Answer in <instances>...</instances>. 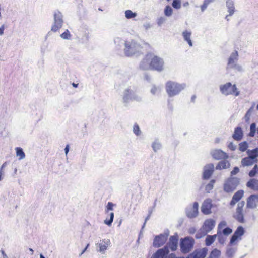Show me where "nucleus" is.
<instances>
[{
    "label": "nucleus",
    "instance_id": "obj_10",
    "mask_svg": "<svg viewBox=\"0 0 258 258\" xmlns=\"http://www.w3.org/2000/svg\"><path fill=\"white\" fill-rule=\"evenodd\" d=\"M238 184L236 178H230L228 179L224 185V190L227 192H232L235 189Z\"/></svg>",
    "mask_w": 258,
    "mask_h": 258
},
{
    "label": "nucleus",
    "instance_id": "obj_16",
    "mask_svg": "<svg viewBox=\"0 0 258 258\" xmlns=\"http://www.w3.org/2000/svg\"><path fill=\"white\" fill-rule=\"evenodd\" d=\"M211 154L213 158L218 160L226 159L228 157L225 152L221 150H215L212 152Z\"/></svg>",
    "mask_w": 258,
    "mask_h": 258
},
{
    "label": "nucleus",
    "instance_id": "obj_54",
    "mask_svg": "<svg viewBox=\"0 0 258 258\" xmlns=\"http://www.w3.org/2000/svg\"><path fill=\"white\" fill-rule=\"evenodd\" d=\"M65 153H66V154L67 155L69 152V146L68 145H67L66 146V148H65Z\"/></svg>",
    "mask_w": 258,
    "mask_h": 258
},
{
    "label": "nucleus",
    "instance_id": "obj_8",
    "mask_svg": "<svg viewBox=\"0 0 258 258\" xmlns=\"http://www.w3.org/2000/svg\"><path fill=\"white\" fill-rule=\"evenodd\" d=\"M244 232L243 227L241 226H238L230 239V244L231 245L236 244L241 239V237L244 235Z\"/></svg>",
    "mask_w": 258,
    "mask_h": 258
},
{
    "label": "nucleus",
    "instance_id": "obj_19",
    "mask_svg": "<svg viewBox=\"0 0 258 258\" xmlns=\"http://www.w3.org/2000/svg\"><path fill=\"white\" fill-rule=\"evenodd\" d=\"M207 253V249L203 248L195 250L190 255L191 258H205Z\"/></svg>",
    "mask_w": 258,
    "mask_h": 258
},
{
    "label": "nucleus",
    "instance_id": "obj_39",
    "mask_svg": "<svg viewBox=\"0 0 258 258\" xmlns=\"http://www.w3.org/2000/svg\"><path fill=\"white\" fill-rule=\"evenodd\" d=\"M125 17L128 19L134 18L136 16V14L133 13L131 10H126L125 12Z\"/></svg>",
    "mask_w": 258,
    "mask_h": 258
},
{
    "label": "nucleus",
    "instance_id": "obj_31",
    "mask_svg": "<svg viewBox=\"0 0 258 258\" xmlns=\"http://www.w3.org/2000/svg\"><path fill=\"white\" fill-rule=\"evenodd\" d=\"M16 155L17 156L19 157V159H22L25 158V154L22 148L20 147H17L16 148Z\"/></svg>",
    "mask_w": 258,
    "mask_h": 258
},
{
    "label": "nucleus",
    "instance_id": "obj_18",
    "mask_svg": "<svg viewBox=\"0 0 258 258\" xmlns=\"http://www.w3.org/2000/svg\"><path fill=\"white\" fill-rule=\"evenodd\" d=\"M198 203L195 202L193 204L192 208L186 210V215L189 218H194L197 216L198 214Z\"/></svg>",
    "mask_w": 258,
    "mask_h": 258
},
{
    "label": "nucleus",
    "instance_id": "obj_44",
    "mask_svg": "<svg viewBox=\"0 0 258 258\" xmlns=\"http://www.w3.org/2000/svg\"><path fill=\"white\" fill-rule=\"evenodd\" d=\"M227 225V223L225 221H221L218 225V232H217V234L219 235V230L221 229H222L223 227H225Z\"/></svg>",
    "mask_w": 258,
    "mask_h": 258
},
{
    "label": "nucleus",
    "instance_id": "obj_52",
    "mask_svg": "<svg viewBox=\"0 0 258 258\" xmlns=\"http://www.w3.org/2000/svg\"><path fill=\"white\" fill-rule=\"evenodd\" d=\"M159 145L155 143H154L152 145V147L155 151H156L157 149L159 148Z\"/></svg>",
    "mask_w": 258,
    "mask_h": 258
},
{
    "label": "nucleus",
    "instance_id": "obj_14",
    "mask_svg": "<svg viewBox=\"0 0 258 258\" xmlns=\"http://www.w3.org/2000/svg\"><path fill=\"white\" fill-rule=\"evenodd\" d=\"M178 238L177 234L170 236L168 245L172 251H175L177 249Z\"/></svg>",
    "mask_w": 258,
    "mask_h": 258
},
{
    "label": "nucleus",
    "instance_id": "obj_20",
    "mask_svg": "<svg viewBox=\"0 0 258 258\" xmlns=\"http://www.w3.org/2000/svg\"><path fill=\"white\" fill-rule=\"evenodd\" d=\"M238 54L237 51L233 52L228 59L227 68H232L236 66L235 64L236 61L238 59Z\"/></svg>",
    "mask_w": 258,
    "mask_h": 258
},
{
    "label": "nucleus",
    "instance_id": "obj_15",
    "mask_svg": "<svg viewBox=\"0 0 258 258\" xmlns=\"http://www.w3.org/2000/svg\"><path fill=\"white\" fill-rule=\"evenodd\" d=\"M214 171V165L212 164H208L205 167L203 178L204 179H208L213 173Z\"/></svg>",
    "mask_w": 258,
    "mask_h": 258
},
{
    "label": "nucleus",
    "instance_id": "obj_26",
    "mask_svg": "<svg viewBox=\"0 0 258 258\" xmlns=\"http://www.w3.org/2000/svg\"><path fill=\"white\" fill-rule=\"evenodd\" d=\"M230 167V163L227 161L223 160L219 162L216 167V169H224Z\"/></svg>",
    "mask_w": 258,
    "mask_h": 258
},
{
    "label": "nucleus",
    "instance_id": "obj_11",
    "mask_svg": "<svg viewBox=\"0 0 258 258\" xmlns=\"http://www.w3.org/2000/svg\"><path fill=\"white\" fill-rule=\"evenodd\" d=\"M258 204V195H251L247 199L246 208L254 209Z\"/></svg>",
    "mask_w": 258,
    "mask_h": 258
},
{
    "label": "nucleus",
    "instance_id": "obj_37",
    "mask_svg": "<svg viewBox=\"0 0 258 258\" xmlns=\"http://www.w3.org/2000/svg\"><path fill=\"white\" fill-rule=\"evenodd\" d=\"M214 180H211L210 182L206 185L205 187V190L207 192H210V191L213 188L214 184L215 183Z\"/></svg>",
    "mask_w": 258,
    "mask_h": 258
},
{
    "label": "nucleus",
    "instance_id": "obj_13",
    "mask_svg": "<svg viewBox=\"0 0 258 258\" xmlns=\"http://www.w3.org/2000/svg\"><path fill=\"white\" fill-rule=\"evenodd\" d=\"M169 249L167 246L158 249L152 256V258H166L169 253Z\"/></svg>",
    "mask_w": 258,
    "mask_h": 258
},
{
    "label": "nucleus",
    "instance_id": "obj_53",
    "mask_svg": "<svg viewBox=\"0 0 258 258\" xmlns=\"http://www.w3.org/2000/svg\"><path fill=\"white\" fill-rule=\"evenodd\" d=\"M4 29H5V25H3L0 27V35H3L4 34Z\"/></svg>",
    "mask_w": 258,
    "mask_h": 258
},
{
    "label": "nucleus",
    "instance_id": "obj_63",
    "mask_svg": "<svg viewBox=\"0 0 258 258\" xmlns=\"http://www.w3.org/2000/svg\"><path fill=\"white\" fill-rule=\"evenodd\" d=\"M167 1L169 2V1H170V0H167Z\"/></svg>",
    "mask_w": 258,
    "mask_h": 258
},
{
    "label": "nucleus",
    "instance_id": "obj_17",
    "mask_svg": "<svg viewBox=\"0 0 258 258\" xmlns=\"http://www.w3.org/2000/svg\"><path fill=\"white\" fill-rule=\"evenodd\" d=\"M167 237L163 234L155 237L153 245L156 247H159L163 245L166 241Z\"/></svg>",
    "mask_w": 258,
    "mask_h": 258
},
{
    "label": "nucleus",
    "instance_id": "obj_30",
    "mask_svg": "<svg viewBox=\"0 0 258 258\" xmlns=\"http://www.w3.org/2000/svg\"><path fill=\"white\" fill-rule=\"evenodd\" d=\"M221 252L217 249H214L211 252L209 258H219L220 256Z\"/></svg>",
    "mask_w": 258,
    "mask_h": 258
},
{
    "label": "nucleus",
    "instance_id": "obj_51",
    "mask_svg": "<svg viewBox=\"0 0 258 258\" xmlns=\"http://www.w3.org/2000/svg\"><path fill=\"white\" fill-rule=\"evenodd\" d=\"M165 21V19L163 17H160L158 19V24L160 25L163 24Z\"/></svg>",
    "mask_w": 258,
    "mask_h": 258
},
{
    "label": "nucleus",
    "instance_id": "obj_49",
    "mask_svg": "<svg viewBox=\"0 0 258 258\" xmlns=\"http://www.w3.org/2000/svg\"><path fill=\"white\" fill-rule=\"evenodd\" d=\"M239 172V168L237 167H235L233 170L231 172V175H234L236 174Z\"/></svg>",
    "mask_w": 258,
    "mask_h": 258
},
{
    "label": "nucleus",
    "instance_id": "obj_32",
    "mask_svg": "<svg viewBox=\"0 0 258 258\" xmlns=\"http://www.w3.org/2000/svg\"><path fill=\"white\" fill-rule=\"evenodd\" d=\"M258 173V166L255 164L253 168L249 171L248 175L250 177L255 176Z\"/></svg>",
    "mask_w": 258,
    "mask_h": 258
},
{
    "label": "nucleus",
    "instance_id": "obj_25",
    "mask_svg": "<svg viewBox=\"0 0 258 258\" xmlns=\"http://www.w3.org/2000/svg\"><path fill=\"white\" fill-rule=\"evenodd\" d=\"M110 240L109 239H103L101 240L98 244L100 251H103L107 249L110 244Z\"/></svg>",
    "mask_w": 258,
    "mask_h": 258
},
{
    "label": "nucleus",
    "instance_id": "obj_5",
    "mask_svg": "<svg viewBox=\"0 0 258 258\" xmlns=\"http://www.w3.org/2000/svg\"><path fill=\"white\" fill-rule=\"evenodd\" d=\"M195 241L192 238L186 237L180 239V249L183 253H189L192 249Z\"/></svg>",
    "mask_w": 258,
    "mask_h": 258
},
{
    "label": "nucleus",
    "instance_id": "obj_33",
    "mask_svg": "<svg viewBox=\"0 0 258 258\" xmlns=\"http://www.w3.org/2000/svg\"><path fill=\"white\" fill-rule=\"evenodd\" d=\"M227 5L228 7V12L229 13V15L231 16L234 13L235 8L234 6V4L232 2H227Z\"/></svg>",
    "mask_w": 258,
    "mask_h": 258
},
{
    "label": "nucleus",
    "instance_id": "obj_60",
    "mask_svg": "<svg viewBox=\"0 0 258 258\" xmlns=\"http://www.w3.org/2000/svg\"><path fill=\"white\" fill-rule=\"evenodd\" d=\"M29 250H30V251L31 252L32 254L33 253V250L32 248H29Z\"/></svg>",
    "mask_w": 258,
    "mask_h": 258
},
{
    "label": "nucleus",
    "instance_id": "obj_55",
    "mask_svg": "<svg viewBox=\"0 0 258 258\" xmlns=\"http://www.w3.org/2000/svg\"><path fill=\"white\" fill-rule=\"evenodd\" d=\"M170 258H182L181 257H176L175 254H171Z\"/></svg>",
    "mask_w": 258,
    "mask_h": 258
},
{
    "label": "nucleus",
    "instance_id": "obj_50",
    "mask_svg": "<svg viewBox=\"0 0 258 258\" xmlns=\"http://www.w3.org/2000/svg\"><path fill=\"white\" fill-rule=\"evenodd\" d=\"M228 147L231 151H234L236 149L235 146L232 142H230V143H229V144L228 145Z\"/></svg>",
    "mask_w": 258,
    "mask_h": 258
},
{
    "label": "nucleus",
    "instance_id": "obj_21",
    "mask_svg": "<svg viewBox=\"0 0 258 258\" xmlns=\"http://www.w3.org/2000/svg\"><path fill=\"white\" fill-rule=\"evenodd\" d=\"M243 195L244 192L243 190H239L237 191L233 196L232 199L230 203V205L231 206H234L237 202L239 201L242 199V198L243 196Z\"/></svg>",
    "mask_w": 258,
    "mask_h": 258
},
{
    "label": "nucleus",
    "instance_id": "obj_35",
    "mask_svg": "<svg viewBox=\"0 0 258 258\" xmlns=\"http://www.w3.org/2000/svg\"><path fill=\"white\" fill-rule=\"evenodd\" d=\"M173 13V10L171 7L168 5L166 6L164 9V14L167 17L171 16Z\"/></svg>",
    "mask_w": 258,
    "mask_h": 258
},
{
    "label": "nucleus",
    "instance_id": "obj_22",
    "mask_svg": "<svg viewBox=\"0 0 258 258\" xmlns=\"http://www.w3.org/2000/svg\"><path fill=\"white\" fill-rule=\"evenodd\" d=\"M243 136V133L240 127H237L235 128L232 138L236 141L241 140Z\"/></svg>",
    "mask_w": 258,
    "mask_h": 258
},
{
    "label": "nucleus",
    "instance_id": "obj_38",
    "mask_svg": "<svg viewBox=\"0 0 258 258\" xmlns=\"http://www.w3.org/2000/svg\"><path fill=\"white\" fill-rule=\"evenodd\" d=\"M113 218H114V213L113 212H111L110 213V218L109 219H106L105 220H104V223L108 225V226H110L111 225V224H112L113 221Z\"/></svg>",
    "mask_w": 258,
    "mask_h": 258
},
{
    "label": "nucleus",
    "instance_id": "obj_47",
    "mask_svg": "<svg viewBox=\"0 0 258 258\" xmlns=\"http://www.w3.org/2000/svg\"><path fill=\"white\" fill-rule=\"evenodd\" d=\"M159 88L156 86H153L151 89V92L154 95H155L157 93H158L159 92Z\"/></svg>",
    "mask_w": 258,
    "mask_h": 258
},
{
    "label": "nucleus",
    "instance_id": "obj_43",
    "mask_svg": "<svg viewBox=\"0 0 258 258\" xmlns=\"http://www.w3.org/2000/svg\"><path fill=\"white\" fill-rule=\"evenodd\" d=\"M133 131H134V133L136 135H139L140 134V133H141L140 130L139 126H138V124H135L134 125Z\"/></svg>",
    "mask_w": 258,
    "mask_h": 258
},
{
    "label": "nucleus",
    "instance_id": "obj_48",
    "mask_svg": "<svg viewBox=\"0 0 258 258\" xmlns=\"http://www.w3.org/2000/svg\"><path fill=\"white\" fill-rule=\"evenodd\" d=\"M251 109L252 108H250L246 112L245 115V119H246V121H248L249 119V117H250V114H251Z\"/></svg>",
    "mask_w": 258,
    "mask_h": 258
},
{
    "label": "nucleus",
    "instance_id": "obj_34",
    "mask_svg": "<svg viewBox=\"0 0 258 258\" xmlns=\"http://www.w3.org/2000/svg\"><path fill=\"white\" fill-rule=\"evenodd\" d=\"M256 124L255 123H252L250 126V132L249 133L248 135L250 137H254L255 132H256Z\"/></svg>",
    "mask_w": 258,
    "mask_h": 258
},
{
    "label": "nucleus",
    "instance_id": "obj_56",
    "mask_svg": "<svg viewBox=\"0 0 258 258\" xmlns=\"http://www.w3.org/2000/svg\"><path fill=\"white\" fill-rule=\"evenodd\" d=\"M89 244H88L86 246V247H85V248L81 252V254H83L86 250V249H87V248L89 246Z\"/></svg>",
    "mask_w": 258,
    "mask_h": 258
},
{
    "label": "nucleus",
    "instance_id": "obj_2",
    "mask_svg": "<svg viewBox=\"0 0 258 258\" xmlns=\"http://www.w3.org/2000/svg\"><path fill=\"white\" fill-rule=\"evenodd\" d=\"M125 45V53L128 56L142 52L143 47L133 40L130 41H126Z\"/></svg>",
    "mask_w": 258,
    "mask_h": 258
},
{
    "label": "nucleus",
    "instance_id": "obj_46",
    "mask_svg": "<svg viewBox=\"0 0 258 258\" xmlns=\"http://www.w3.org/2000/svg\"><path fill=\"white\" fill-rule=\"evenodd\" d=\"M210 3V2H209L206 0H204V2L203 3V5H202L201 6V11L202 12H203L207 8L208 5Z\"/></svg>",
    "mask_w": 258,
    "mask_h": 258
},
{
    "label": "nucleus",
    "instance_id": "obj_42",
    "mask_svg": "<svg viewBox=\"0 0 258 258\" xmlns=\"http://www.w3.org/2000/svg\"><path fill=\"white\" fill-rule=\"evenodd\" d=\"M232 232V230L229 227L224 228L222 231V233L225 235H228Z\"/></svg>",
    "mask_w": 258,
    "mask_h": 258
},
{
    "label": "nucleus",
    "instance_id": "obj_3",
    "mask_svg": "<svg viewBox=\"0 0 258 258\" xmlns=\"http://www.w3.org/2000/svg\"><path fill=\"white\" fill-rule=\"evenodd\" d=\"M220 89L221 93L225 95H232L237 96L239 94L236 85H232L231 83L228 82L224 85H221Z\"/></svg>",
    "mask_w": 258,
    "mask_h": 258
},
{
    "label": "nucleus",
    "instance_id": "obj_61",
    "mask_svg": "<svg viewBox=\"0 0 258 258\" xmlns=\"http://www.w3.org/2000/svg\"><path fill=\"white\" fill-rule=\"evenodd\" d=\"M40 258H45L42 254H40Z\"/></svg>",
    "mask_w": 258,
    "mask_h": 258
},
{
    "label": "nucleus",
    "instance_id": "obj_58",
    "mask_svg": "<svg viewBox=\"0 0 258 258\" xmlns=\"http://www.w3.org/2000/svg\"><path fill=\"white\" fill-rule=\"evenodd\" d=\"M2 254L4 256V258H6L7 257V255L5 253L4 251L3 250H2Z\"/></svg>",
    "mask_w": 258,
    "mask_h": 258
},
{
    "label": "nucleus",
    "instance_id": "obj_57",
    "mask_svg": "<svg viewBox=\"0 0 258 258\" xmlns=\"http://www.w3.org/2000/svg\"><path fill=\"white\" fill-rule=\"evenodd\" d=\"M196 96L195 95H193L192 97H191V101L192 102H194L195 101V100L196 99Z\"/></svg>",
    "mask_w": 258,
    "mask_h": 258
},
{
    "label": "nucleus",
    "instance_id": "obj_62",
    "mask_svg": "<svg viewBox=\"0 0 258 258\" xmlns=\"http://www.w3.org/2000/svg\"><path fill=\"white\" fill-rule=\"evenodd\" d=\"M256 108H257V109L258 110V104H257V106H256Z\"/></svg>",
    "mask_w": 258,
    "mask_h": 258
},
{
    "label": "nucleus",
    "instance_id": "obj_4",
    "mask_svg": "<svg viewBox=\"0 0 258 258\" xmlns=\"http://www.w3.org/2000/svg\"><path fill=\"white\" fill-rule=\"evenodd\" d=\"M182 89L181 85L174 82L168 81L166 84V92L169 96H173L178 94Z\"/></svg>",
    "mask_w": 258,
    "mask_h": 258
},
{
    "label": "nucleus",
    "instance_id": "obj_24",
    "mask_svg": "<svg viewBox=\"0 0 258 258\" xmlns=\"http://www.w3.org/2000/svg\"><path fill=\"white\" fill-rule=\"evenodd\" d=\"M256 160H254L250 156H248L243 158L241 160V165L243 167L251 166L256 163Z\"/></svg>",
    "mask_w": 258,
    "mask_h": 258
},
{
    "label": "nucleus",
    "instance_id": "obj_36",
    "mask_svg": "<svg viewBox=\"0 0 258 258\" xmlns=\"http://www.w3.org/2000/svg\"><path fill=\"white\" fill-rule=\"evenodd\" d=\"M248 144L246 141L242 142L239 144V149L242 152L246 151L248 148Z\"/></svg>",
    "mask_w": 258,
    "mask_h": 258
},
{
    "label": "nucleus",
    "instance_id": "obj_6",
    "mask_svg": "<svg viewBox=\"0 0 258 258\" xmlns=\"http://www.w3.org/2000/svg\"><path fill=\"white\" fill-rule=\"evenodd\" d=\"M245 202L244 201L239 202L237 205L236 211L233 215L234 219L241 223H243L245 222L243 213V208Z\"/></svg>",
    "mask_w": 258,
    "mask_h": 258
},
{
    "label": "nucleus",
    "instance_id": "obj_45",
    "mask_svg": "<svg viewBox=\"0 0 258 258\" xmlns=\"http://www.w3.org/2000/svg\"><path fill=\"white\" fill-rule=\"evenodd\" d=\"M114 205L111 202H108L106 206V213H108L109 211L112 210Z\"/></svg>",
    "mask_w": 258,
    "mask_h": 258
},
{
    "label": "nucleus",
    "instance_id": "obj_28",
    "mask_svg": "<svg viewBox=\"0 0 258 258\" xmlns=\"http://www.w3.org/2000/svg\"><path fill=\"white\" fill-rule=\"evenodd\" d=\"M248 156H250L254 160L257 161V158L258 157V148H256L252 150H248Z\"/></svg>",
    "mask_w": 258,
    "mask_h": 258
},
{
    "label": "nucleus",
    "instance_id": "obj_12",
    "mask_svg": "<svg viewBox=\"0 0 258 258\" xmlns=\"http://www.w3.org/2000/svg\"><path fill=\"white\" fill-rule=\"evenodd\" d=\"M212 207V200L210 199H207L204 201L201 207V211L204 214H209L211 213Z\"/></svg>",
    "mask_w": 258,
    "mask_h": 258
},
{
    "label": "nucleus",
    "instance_id": "obj_7",
    "mask_svg": "<svg viewBox=\"0 0 258 258\" xmlns=\"http://www.w3.org/2000/svg\"><path fill=\"white\" fill-rule=\"evenodd\" d=\"M215 226V221L212 219H208L206 220L203 225V228L205 230V232H204L203 234L200 233H198L196 235V238L197 239H199L201 238L202 236L205 235L207 233L211 231Z\"/></svg>",
    "mask_w": 258,
    "mask_h": 258
},
{
    "label": "nucleus",
    "instance_id": "obj_59",
    "mask_svg": "<svg viewBox=\"0 0 258 258\" xmlns=\"http://www.w3.org/2000/svg\"><path fill=\"white\" fill-rule=\"evenodd\" d=\"M78 85V84H75V83H72V85H73V87H75V88L77 87Z\"/></svg>",
    "mask_w": 258,
    "mask_h": 258
},
{
    "label": "nucleus",
    "instance_id": "obj_23",
    "mask_svg": "<svg viewBox=\"0 0 258 258\" xmlns=\"http://www.w3.org/2000/svg\"><path fill=\"white\" fill-rule=\"evenodd\" d=\"M246 186L252 190L258 191V180L255 178L250 179L246 183Z\"/></svg>",
    "mask_w": 258,
    "mask_h": 258
},
{
    "label": "nucleus",
    "instance_id": "obj_29",
    "mask_svg": "<svg viewBox=\"0 0 258 258\" xmlns=\"http://www.w3.org/2000/svg\"><path fill=\"white\" fill-rule=\"evenodd\" d=\"M191 33L187 31H185L183 32V36L185 40H186L189 45L191 46L192 45L191 40L190 39Z\"/></svg>",
    "mask_w": 258,
    "mask_h": 258
},
{
    "label": "nucleus",
    "instance_id": "obj_40",
    "mask_svg": "<svg viewBox=\"0 0 258 258\" xmlns=\"http://www.w3.org/2000/svg\"><path fill=\"white\" fill-rule=\"evenodd\" d=\"M60 36L63 39H69L71 38V35L69 31L67 29L60 35Z\"/></svg>",
    "mask_w": 258,
    "mask_h": 258
},
{
    "label": "nucleus",
    "instance_id": "obj_1",
    "mask_svg": "<svg viewBox=\"0 0 258 258\" xmlns=\"http://www.w3.org/2000/svg\"><path fill=\"white\" fill-rule=\"evenodd\" d=\"M164 61L161 57L153 53H148L141 61L140 67L144 70L161 72L164 70Z\"/></svg>",
    "mask_w": 258,
    "mask_h": 258
},
{
    "label": "nucleus",
    "instance_id": "obj_9",
    "mask_svg": "<svg viewBox=\"0 0 258 258\" xmlns=\"http://www.w3.org/2000/svg\"><path fill=\"white\" fill-rule=\"evenodd\" d=\"M54 23L51 27V31L56 32L59 30L62 26L63 20L62 15L60 12H57L54 14Z\"/></svg>",
    "mask_w": 258,
    "mask_h": 258
},
{
    "label": "nucleus",
    "instance_id": "obj_27",
    "mask_svg": "<svg viewBox=\"0 0 258 258\" xmlns=\"http://www.w3.org/2000/svg\"><path fill=\"white\" fill-rule=\"evenodd\" d=\"M217 235H208L205 239V244L207 246L211 245L215 240Z\"/></svg>",
    "mask_w": 258,
    "mask_h": 258
},
{
    "label": "nucleus",
    "instance_id": "obj_41",
    "mask_svg": "<svg viewBox=\"0 0 258 258\" xmlns=\"http://www.w3.org/2000/svg\"><path fill=\"white\" fill-rule=\"evenodd\" d=\"M172 6L176 9H178L181 7L180 0H173L172 3Z\"/></svg>",
    "mask_w": 258,
    "mask_h": 258
}]
</instances>
